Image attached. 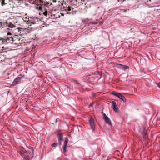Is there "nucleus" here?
<instances>
[{
  "label": "nucleus",
  "instance_id": "33",
  "mask_svg": "<svg viewBox=\"0 0 160 160\" xmlns=\"http://www.w3.org/2000/svg\"><path fill=\"white\" fill-rule=\"evenodd\" d=\"M90 106H92V104H91V105H90Z\"/></svg>",
  "mask_w": 160,
  "mask_h": 160
},
{
  "label": "nucleus",
  "instance_id": "25",
  "mask_svg": "<svg viewBox=\"0 0 160 160\" xmlns=\"http://www.w3.org/2000/svg\"><path fill=\"white\" fill-rule=\"evenodd\" d=\"M67 148L63 147V152H65L66 151V148Z\"/></svg>",
  "mask_w": 160,
  "mask_h": 160
},
{
  "label": "nucleus",
  "instance_id": "9",
  "mask_svg": "<svg viewBox=\"0 0 160 160\" xmlns=\"http://www.w3.org/2000/svg\"><path fill=\"white\" fill-rule=\"evenodd\" d=\"M21 78H22L21 77H18L17 78H15L13 82V85H15V84H17L18 82L20 81L21 80Z\"/></svg>",
  "mask_w": 160,
  "mask_h": 160
},
{
  "label": "nucleus",
  "instance_id": "18",
  "mask_svg": "<svg viewBox=\"0 0 160 160\" xmlns=\"http://www.w3.org/2000/svg\"><path fill=\"white\" fill-rule=\"evenodd\" d=\"M22 152H20V155H22L23 154H24V153L25 152V150L24 149L22 148Z\"/></svg>",
  "mask_w": 160,
  "mask_h": 160
},
{
  "label": "nucleus",
  "instance_id": "24",
  "mask_svg": "<svg viewBox=\"0 0 160 160\" xmlns=\"http://www.w3.org/2000/svg\"><path fill=\"white\" fill-rule=\"evenodd\" d=\"M117 97H118L119 98H121V97L122 98V95L121 93H120V95H118V96H117Z\"/></svg>",
  "mask_w": 160,
  "mask_h": 160
},
{
  "label": "nucleus",
  "instance_id": "12",
  "mask_svg": "<svg viewBox=\"0 0 160 160\" xmlns=\"http://www.w3.org/2000/svg\"><path fill=\"white\" fill-rule=\"evenodd\" d=\"M30 152H31V153H32V156L30 157L29 155V154L30 153H29V154L28 153L27 154V157H25V158L26 160H27V159H28V160L30 159H31L33 157V155L34 154V153H33V150H32Z\"/></svg>",
  "mask_w": 160,
  "mask_h": 160
},
{
  "label": "nucleus",
  "instance_id": "11",
  "mask_svg": "<svg viewBox=\"0 0 160 160\" xmlns=\"http://www.w3.org/2000/svg\"><path fill=\"white\" fill-rule=\"evenodd\" d=\"M18 31V32H20L18 34L20 35H22L23 33L22 32H23V31L26 30V28H17Z\"/></svg>",
  "mask_w": 160,
  "mask_h": 160
},
{
  "label": "nucleus",
  "instance_id": "20",
  "mask_svg": "<svg viewBox=\"0 0 160 160\" xmlns=\"http://www.w3.org/2000/svg\"><path fill=\"white\" fill-rule=\"evenodd\" d=\"M10 36H12V34L10 32H8L7 34V37H10Z\"/></svg>",
  "mask_w": 160,
  "mask_h": 160
},
{
  "label": "nucleus",
  "instance_id": "21",
  "mask_svg": "<svg viewBox=\"0 0 160 160\" xmlns=\"http://www.w3.org/2000/svg\"><path fill=\"white\" fill-rule=\"evenodd\" d=\"M47 14L48 11H45V12H43V14L46 16H47Z\"/></svg>",
  "mask_w": 160,
  "mask_h": 160
},
{
  "label": "nucleus",
  "instance_id": "8",
  "mask_svg": "<svg viewBox=\"0 0 160 160\" xmlns=\"http://www.w3.org/2000/svg\"><path fill=\"white\" fill-rule=\"evenodd\" d=\"M7 22H0V28H4L7 27Z\"/></svg>",
  "mask_w": 160,
  "mask_h": 160
},
{
  "label": "nucleus",
  "instance_id": "6",
  "mask_svg": "<svg viewBox=\"0 0 160 160\" xmlns=\"http://www.w3.org/2000/svg\"><path fill=\"white\" fill-rule=\"evenodd\" d=\"M112 108L114 111L115 112H117L118 111V108L117 106L116 103L115 101H112Z\"/></svg>",
  "mask_w": 160,
  "mask_h": 160
},
{
  "label": "nucleus",
  "instance_id": "2",
  "mask_svg": "<svg viewBox=\"0 0 160 160\" xmlns=\"http://www.w3.org/2000/svg\"><path fill=\"white\" fill-rule=\"evenodd\" d=\"M88 121L92 129L94 130L95 129V122L94 118L90 116L89 118Z\"/></svg>",
  "mask_w": 160,
  "mask_h": 160
},
{
  "label": "nucleus",
  "instance_id": "32",
  "mask_svg": "<svg viewBox=\"0 0 160 160\" xmlns=\"http://www.w3.org/2000/svg\"><path fill=\"white\" fill-rule=\"evenodd\" d=\"M53 1H54V2H56L55 1H54V0H53Z\"/></svg>",
  "mask_w": 160,
  "mask_h": 160
},
{
  "label": "nucleus",
  "instance_id": "19",
  "mask_svg": "<svg viewBox=\"0 0 160 160\" xmlns=\"http://www.w3.org/2000/svg\"><path fill=\"white\" fill-rule=\"evenodd\" d=\"M143 138H147V133L145 132H144L143 133Z\"/></svg>",
  "mask_w": 160,
  "mask_h": 160
},
{
  "label": "nucleus",
  "instance_id": "17",
  "mask_svg": "<svg viewBox=\"0 0 160 160\" xmlns=\"http://www.w3.org/2000/svg\"><path fill=\"white\" fill-rule=\"evenodd\" d=\"M120 98L121 99H122L123 102H126V99L122 95V98L121 97V98Z\"/></svg>",
  "mask_w": 160,
  "mask_h": 160
},
{
  "label": "nucleus",
  "instance_id": "4",
  "mask_svg": "<svg viewBox=\"0 0 160 160\" xmlns=\"http://www.w3.org/2000/svg\"><path fill=\"white\" fill-rule=\"evenodd\" d=\"M30 22L32 24L36 23L39 22L38 19L37 18H33L32 19L29 20Z\"/></svg>",
  "mask_w": 160,
  "mask_h": 160
},
{
  "label": "nucleus",
  "instance_id": "1",
  "mask_svg": "<svg viewBox=\"0 0 160 160\" xmlns=\"http://www.w3.org/2000/svg\"><path fill=\"white\" fill-rule=\"evenodd\" d=\"M14 40L12 36H10L9 38L6 37L5 38H0V41L2 42V44L5 45L8 43L12 44Z\"/></svg>",
  "mask_w": 160,
  "mask_h": 160
},
{
  "label": "nucleus",
  "instance_id": "16",
  "mask_svg": "<svg viewBox=\"0 0 160 160\" xmlns=\"http://www.w3.org/2000/svg\"><path fill=\"white\" fill-rule=\"evenodd\" d=\"M70 12H71V13H72V14H75L76 12L75 10L74 9V8H72V7L71 11H70Z\"/></svg>",
  "mask_w": 160,
  "mask_h": 160
},
{
  "label": "nucleus",
  "instance_id": "5",
  "mask_svg": "<svg viewBox=\"0 0 160 160\" xmlns=\"http://www.w3.org/2000/svg\"><path fill=\"white\" fill-rule=\"evenodd\" d=\"M104 119L106 122L108 123L109 125H111V123L110 121V119L105 114H104L103 115Z\"/></svg>",
  "mask_w": 160,
  "mask_h": 160
},
{
  "label": "nucleus",
  "instance_id": "23",
  "mask_svg": "<svg viewBox=\"0 0 160 160\" xmlns=\"http://www.w3.org/2000/svg\"><path fill=\"white\" fill-rule=\"evenodd\" d=\"M117 97H118L119 98H121V97L122 98V95L121 93H120V95H118V96H117Z\"/></svg>",
  "mask_w": 160,
  "mask_h": 160
},
{
  "label": "nucleus",
  "instance_id": "15",
  "mask_svg": "<svg viewBox=\"0 0 160 160\" xmlns=\"http://www.w3.org/2000/svg\"><path fill=\"white\" fill-rule=\"evenodd\" d=\"M111 94L112 95H114V96H116L117 97V96L118 95H120V93H118V92H115V91H114V92H113Z\"/></svg>",
  "mask_w": 160,
  "mask_h": 160
},
{
  "label": "nucleus",
  "instance_id": "7",
  "mask_svg": "<svg viewBox=\"0 0 160 160\" xmlns=\"http://www.w3.org/2000/svg\"><path fill=\"white\" fill-rule=\"evenodd\" d=\"M58 142L59 143H60V145H61L62 144L61 141L62 140V134L61 133H59L58 134Z\"/></svg>",
  "mask_w": 160,
  "mask_h": 160
},
{
  "label": "nucleus",
  "instance_id": "29",
  "mask_svg": "<svg viewBox=\"0 0 160 160\" xmlns=\"http://www.w3.org/2000/svg\"><path fill=\"white\" fill-rule=\"evenodd\" d=\"M97 22H94V24H97Z\"/></svg>",
  "mask_w": 160,
  "mask_h": 160
},
{
  "label": "nucleus",
  "instance_id": "26",
  "mask_svg": "<svg viewBox=\"0 0 160 160\" xmlns=\"http://www.w3.org/2000/svg\"><path fill=\"white\" fill-rule=\"evenodd\" d=\"M5 0H2V4H3L4 3Z\"/></svg>",
  "mask_w": 160,
  "mask_h": 160
},
{
  "label": "nucleus",
  "instance_id": "14",
  "mask_svg": "<svg viewBox=\"0 0 160 160\" xmlns=\"http://www.w3.org/2000/svg\"><path fill=\"white\" fill-rule=\"evenodd\" d=\"M68 140L66 138L64 142V145L63 147L67 148L68 147Z\"/></svg>",
  "mask_w": 160,
  "mask_h": 160
},
{
  "label": "nucleus",
  "instance_id": "31",
  "mask_svg": "<svg viewBox=\"0 0 160 160\" xmlns=\"http://www.w3.org/2000/svg\"><path fill=\"white\" fill-rule=\"evenodd\" d=\"M62 2H64V1L63 0H62L61 1V2H62Z\"/></svg>",
  "mask_w": 160,
  "mask_h": 160
},
{
  "label": "nucleus",
  "instance_id": "22",
  "mask_svg": "<svg viewBox=\"0 0 160 160\" xmlns=\"http://www.w3.org/2000/svg\"><path fill=\"white\" fill-rule=\"evenodd\" d=\"M52 145L53 147H56L57 145V143H53Z\"/></svg>",
  "mask_w": 160,
  "mask_h": 160
},
{
  "label": "nucleus",
  "instance_id": "3",
  "mask_svg": "<svg viewBox=\"0 0 160 160\" xmlns=\"http://www.w3.org/2000/svg\"><path fill=\"white\" fill-rule=\"evenodd\" d=\"M62 9H63V11L68 12V13L71 14V13L70 11H71L72 7L69 6L68 5L65 4Z\"/></svg>",
  "mask_w": 160,
  "mask_h": 160
},
{
  "label": "nucleus",
  "instance_id": "10",
  "mask_svg": "<svg viewBox=\"0 0 160 160\" xmlns=\"http://www.w3.org/2000/svg\"><path fill=\"white\" fill-rule=\"evenodd\" d=\"M119 67L121 69H122V70H125L126 69H129V67L128 66H124L122 64H119Z\"/></svg>",
  "mask_w": 160,
  "mask_h": 160
},
{
  "label": "nucleus",
  "instance_id": "27",
  "mask_svg": "<svg viewBox=\"0 0 160 160\" xmlns=\"http://www.w3.org/2000/svg\"><path fill=\"white\" fill-rule=\"evenodd\" d=\"M42 7L39 6V10H42Z\"/></svg>",
  "mask_w": 160,
  "mask_h": 160
},
{
  "label": "nucleus",
  "instance_id": "28",
  "mask_svg": "<svg viewBox=\"0 0 160 160\" xmlns=\"http://www.w3.org/2000/svg\"><path fill=\"white\" fill-rule=\"evenodd\" d=\"M158 87L160 88V82H159V83L158 84Z\"/></svg>",
  "mask_w": 160,
  "mask_h": 160
},
{
  "label": "nucleus",
  "instance_id": "30",
  "mask_svg": "<svg viewBox=\"0 0 160 160\" xmlns=\"http://www.w3.org/2000/svg\"><path fill=\"white\" fill-rule=\"evenodd\" d=\"M61 5H63V2H62V3H61Z\"/></svg>",
  "mask_w": 160,
  "mask_h": 160
},
{
  "label": "nucleus",
  "instance_id": "13",
  "mask_svg": "<svg viewBox=\"0 0 160 160\" xmlns=\"http://www.w3.org/2000/svg\"><path fill=\"white\" fill-rule=\"evenodd\" d=\"M7 27H9L11 28H14L15 27V26L14 25L12 24V23L10 22H7Z\"/></svg>",
  "mask_w": 160,
  "mask_h": 160
}]
</instances>
